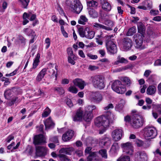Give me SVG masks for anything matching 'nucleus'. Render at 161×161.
<instances>
[{
  "label": "nucleus",
  "instance_id": "nucleus-1",
  "mask_svg": "<svg viewBox=\"0 0 161 161\" xmlns=\"http://www.w3.org/2000/svg\"><path fill=\"white\" fill-rule=\"evenodd\" d=\"M114 119V115L110 112H108L106 116H103L97 117L95 121L96 125L98 127H103L100 130L99 133L103 134L110 123H112Z\"/></svg>",
  "mask_w": 161,
  "mask_h": 161
},
{
  "label": "nucleus",
  "instance_id": "nucleus-2",
  "mask_svg": "<svg viewBox=\"0 0 161 161\" xmlns=\"http://www.w3.org/2000/svg\"><path fill=\"white\" fill-rule=\"evenodd\" d=\"M145 122L144 118L137 113L136 110L131 111V127L135 129L142 127Z\"/></svg>",
  "mask_w": 161,
  "mask_h": 161
},
{
  "label": "nucleus",
  "instance_id": "nucleus-3",
  "mask_svg": "<svg viewBox=\"0 0 161 161\" xmlns=\"http://www.w3.org/2000/svg\"><path fill=\"white\" fill-rule=\"evenodd\" d=\"M66 3L72 11L77 14H79L83 8L79 0H66Z\"/></svg>",
  "mask_w": 161,
  "mask_h": 161
},
{
  "label": "nucleus",
  "instance_id": "nucleus-4",
  "mask_svg": "<svg viewBox=\"0 0 161 161\" xmlns=\"http://www.w3.org/2000/svg\"><path fill=\"white\" fill-rule=\"evenodd\" d=\"M89 81L95 88L102 89L105 87L104 78L100 75L92 76L89 79Z\"/></svg>",
  "mask_w": 161,
  "mask_h": 161
},
{
  "label": "nucleus",
  "instance_id": "nucleus-5",
  "mask_svg": "<svg viewBox=\"0 0 161 161\" xmlns=\"http://www.w3.org/2000/svg\"><path fill=\"white\" fill-rule=\"evenodd\" d=\"M142 132L146 139L153 138L157 135L156 130L152 127L146 126L142 130Z\"/></svg>",
  "mask_w": 161,
  "mask_h": 161
},
{
  "label": "nucleus",
  "instance_id": "nucleus-6",
  "mask_svg": "<svg viewBox=\"0 0 161 161\" xmlns=\"http://www.w3.org/2000/svg\"><path fill=\"white\" fill-rule=\"evenodd\" d=\"M84 111L83 109L80 108L75 111L72 115L73 120L75 122H80L83 119Z\"/></svg>",
  "mask_w": 161,
  "mask_h": 161
},
{
  "label": "nucleus",
  "instance_id": "nucleus-7",
  "mask_svg": "<svg viewBox=\"0 0 161 161\" xmlns=\"http://www.w3.org/2000/svg\"><path fill=\"white\" fill-rule=\"evenodd\" d=\"M90 99L91 101L98 104L102 101L103 97L99 92H92L90 95Z\"/></svg>",
  "mask_w": 161,
  "mask_h": 161
},
{
  "label": "nucleus",
  "instance_id": "nucleus-8",
  "mask_svg": "<svg viewBox=\"0 0 161 161\" xmlns=\"http://www.w3.org/2000/svg\"><path fill=\"white\" fill-rule=\"evenodd\" d=\"M58 66L56 64H53L51 63L49 64L48 65L47 70L49 73V75L52 77L55 76V79H57V75Z\"/></svg>",
  "mask_w": 161,
  "mask_h": 161
},
{
  "label": "nucleus",
  "instance_id": "nucleus-9",
  "mask_svg": "<svg viewBox=\"0 0 161 161\" xmlns=\"http://www.w3.org/2000/svg\"><path fill=\"white\" fill-rule=\"evenodd\" d=\"M134 159L136 161H147V156L144 152L140 151L135 153Z\"/></svg>",
  "mask_w": 161,
  "mask_h": 161
},
{
  "label": "nucleus",
  "instance_id": "nucleus-10",
  "mask_svg": "<svg viewBox=\"0 0 161 161\" xmlns=\"http://www.w3.org/2000/svg\"><path fill=\"white\" fill-rule=\"evenodd\" d=\"M123 131L120 129H116L112 132V136L113 140L115 141L120 140L122 138Z\"/></svg>",
  "mask_w": 161,
  "mask_h": 161
},
{
  "label": "nucleus",
  "instance_id": "nucleus-11",
  "mask_svg": "<svg viewBox=\"0 0 161 161\" xmlns=\"http://www.w3.org/2000/svg\"><path fill=\"white\" fill-rule=\"evenodd\" d=\"M33 143L36 145H42L46 143L45 139L43 136L41 134L34 136Z\"/></svg>",
  "mask_w": 161,
  "mask_h": 161
},
{
  "label": "nucleus",
  "instance_id": "nucleus-12",
  "mask_svg": "<svg viewBox=\"0 0 161 161\" xmlns=\"http://www.w3.org/2000/svg\"><path fill=\"white\" fill-rule=\"evenodd\" d=\"M36 154L37 157L45 156L47 154V149L46 147L42 146H36Z\"/></svg>",
  "mask_w": 161,
  "mask_h": 161
},
{
  "label": "nucleus",
  "instance_id": "nucleus-13",
  "mask_svg": "<svg viewBox=\"0 0 161 161\" xmlns=\"http://www.w3.org/2000/svg\"><path fill=\"white\" fill-rule=\"evenodd\" d=\"M107 48L108 50L110 53L114 54L117 52L116 45L112 41H109L106 43Z\"/></svg>",
  "mask_w": 161,
  "mask_h": 161
},
{
  "label": "nucleus",
  "instance_id": "nucleus-14",
  "mask_svg": "<svg viewBox=\"0 0 161 161\" xmlns=\"http://www.w3.org/2000/svg\"><path fill=\"white\" fill-rule=\"evenodd\" d=\"M73 82L75 86L78 87L81 90L83 89L86 85L85 81L79 78L75 79Z\"/></svg>",
  "mask_w": 161,
  "mask_h": 161
},
{
  "label": "nucleus",
  "instance_id": "nucleus-15",
  "mask_svg": "<svg viewBox=\"0 0 161 161\" xmlns=\"http://www.w3.org/2000/svg\"><path fill=\"white\" fill-rule=\"evenodd\" d=\"M74 135V131L72 130H69L62 136V139L64 142L70 140Z\"/></svg>",
  "mask_w": 161,
  "mask_h": 161
},
{
  "label": "nucleus",
  "instance_id": "nucleus-16",
  "mask_svg": "<svg viewBox=\"0 0 161 161\" xmlns=\"http://www.w3.org/2000/svg\"><path fill=\"white\" fill-rule=\"evenodd\" d=\"M74 149L72 147L61 148L59 151L58 154H66L70 155L74 151Z\"/></svg>",
  "mask_w": 161,
  "mask_h": 161
},
{
  "label": "nucleus",
  "instance_id": "nucleus-17",
  "mask_svg": "<svg viewBox=\"0 0 161 161\" xmlns=\"http://www.w3.org/2000/svg\"><path fill=\"white\" fill-rule=\"evenodd\" d=\"M131 40L130 38L125 37L123 40V49L125 51L129 50L131 47Z\"/></svg>",
  "mask_w": 161,
  "mask_h": 161
},
{
  "label": "nucleus",
  "instance_id": "nucleus-18",
  "mask_svg": "<svg viewBox=\"0 0 161 161\" xmlns=\"http://www.w3.org/2000/svg\"><path fill=\"white\" fill-rule=\"evenodd\" d=\"M123 85L122 84L121 82L119 80H116L114 81L111 85V88L115 92H121L122 91H119L117 89V88Z\"/></svg>",
  "mask_w": 161,
  "mask_h": 161
},
{
  "label": "nucleus",
  "instance_id": "nucleus-19",
  "mask_svg": "<svg viewBox=\"0 0 161 161\" xmlns=\"http://www.w3.org/2000/svg\"><path fill=\"white\" fill-rule=\"evenodd\" d=\"M100 4L102 6L103 9L106 11H110L111 9L110 4L107 0H100Z\"/></svg>",
  "mask_w": 161,
  "mask_h": 161
},
{
  "label": "nucleus",
  "instance_id": "nucleus-20",
  "mask_svg": "<svg viewBox=\"0 0 161 161\" xmlns=\"http://www.w3.org/2000/svg\"><path fill=\"white\" fill-rule=\"evenodd\" d=\"M87 161H101L96 152H91L87 158Z\"/></svg>",
  "mask_w": 161,
  "mask_h": 161
},
{
  "label": "nucleus",
  "instance_id": "nucleus-21",
  "mask_svg": "<svg viewBox=\"0 0 161 161\" xmlns=\"http://www.w3.org/2000/svg\"><path fill=\"white\" fill-rule=\"evenodd\" d=\"M121 147L123 152L126 153H128L131 150V143L127 142L121 144Z\"/></svg>",
  "mask_w": 161,
  "mask_h": 161
},
{
  "label": "nucleus",
  "instance_id": "nucleus-22",
  "mask_svg": "<svg viewBox=\"0 0 161 161\" xmlns=\"http://www.w3.org/2000/svg\"><path fill=\"white\" fill-rule=\"evenodd\" d=\"M110 139L107 137H104L100 140L99 144L101 146H108L110 144Z\"/></svg>",
  "mask_w": 161,
  "mask_h": 161
},
{
  "label": "nucleus",
  "instance_id": "nucleus-23",
  "mask_svg": "<svg viewBox=\"0 0 161 161\" xmlns=\"http://www.w3.org/2000/svg\"><path fill=\"white\" fill-rule=\"evenodd\" d=\"M134 39L136 44L139 46H141L143 42V37L142 35L137 34L134 36Z\"/></svg>",
  "mask_w": 161,
  "mask_h": 161
},
{
  "label": "nucleus",
  "instance_id": "nucleus-24",
  "mask_svg": "<svg viewBox=\"0 0 161 161\" xmlns=\"http://www.w3.org/2000/svg\"><path fill=\"white\" fill-rule=\"evenodd\" d=\"M93 27L95 29L98 30L101 29L105 30H106L110 31L112 30V29L109 27H108L104 26L103 25L95 23L93 25Z\"/></svg>",
  "mask_w": 161,
  "mask_h": 161
},
{
  "label": "nucleus",
  "instance_id": "nucleus-25",
  "mask_svg": "<svg viewBox=\"0 0 161 161\" xmlns=\"http://www.w3.org/2000/svg\"><path fill=\"white\" fill-rule=\"evenodd\" d=\"M156 91V88L153 85L149 86L147 89V93L149 95H153L155 94Z\"/></svg>",
  "mask_w": 161,
  "mask_h": 161
},
{
  "label": "nucleus",
  "instance_id": "nucleus-26",
  "mask_svg": "<svg viewBox=\"0 0 161 161\" xmlns=\"http://www.w3.org/2000/svg\"><path fill=\"white\" fill-rule=\"evenodd\" d=\"M47 72V69L44 68L42 69L36 77V80L38 81H40L43 78Z\"/></svg>",
  "mask_w": 161,
  "mask_h": 161
},
{
  "label": "nucleus",
  "instance_id": "nucleus-27",
  "mask_svg": "<svg viewBox=\"0 0 161 161\" xmlns=\"http://www.w3.org/2000/svg\"><path fill=\"white\" fill-rule=\"evenodd\" d=\"M85 31H86V37L88 39H91L93 38L94 36V32L90 30L89 28L86 27Z\"/></svg>",
  "mask_w": 161,
  "mask_h": 161
},
{
  "label": "nucleus",
  "instance_id": "nucleus-28",
  "mask_svg": "<svg viewBox=\"0 0 161 161\" xmlns=\"http://www.w3.org/2000/svg\"><path fill=\"white\" fill-rule=\"evenodd\" d=\"M13 91L11 89H7L4 92V95L6 99H10L13 96Z\"/></svg>",
  "mask_w": 161,
  "mask_h": 161
},
{
  "label": "nucleus",
  "instance_id": "nucleus-29",
  "mask_svg": "<svg viewBox=\"0 0 161 161\" xmlns=\"http://www.w3.org/2000/svg\"><path fill=\"white\" fill-rule=\"evenodd\" d=\"M45 125L46 129L53 126L54 124L52 122L51 118L47 119L44 122Z\"/></svg>",
  "mask_w": 161,
  "mask_h": 161
},
{
  "label": "nucleus",
  "instance_id": "nucleus-30",
  "mask_svg": "<svg viewBox=\"0 0 161 161\" xmlns=\"http://www.w3.org/2000/svg\"><path fill=\"white\" fill-rule=\"evenodd\" d=\"M83 114V119L86 122H89L92 119V114L91 113L87 112L85 111Z\"/></svg>",
  "mask_w": 161,
  "mask_h": 161
},
{
  "label": "nucleus",
  "instance_id": "nucleus-31",
  "mask_svg": "<svg viewBox=\"0 0 161 161\" xmlns=\"http://www.w3.org/2000/svg\"><path fill=\"white\" fill-rule=\"evenodd\" d=\"M128 60L123 57L118 56L117 57V60L114 63V64H118L119 63L126 64L128 63Z\"/></svg>",
  "mask_w": 161,
  "mask_h": 161
},
{
  "label": "nucleus",
  "instance_id": "nucleus-32",
  "mask_svg": "<svg viewBox=\"0 0 161 161\" xmlns=\"http://www.w3.org/2000/svg\"><path fill=\"white\" fill-rule=\"evenodd\" d=\"M87 21V19L85 16L84 15H81L78 20V23L79 24L83 25H85Z\"/></svg>",
  "mask_w": 161,
  "mask_h": 161
},
{
  "label": "nucleus",
  "instance_id": "nucleus-33",
  "mask_svg": "<svg viewBox=\"0 0 161 161\" xmlns=\"http://www.w3.org/2000/svg\"><path fill=\"white\" fill-rule=\"evenodd\" d=\"M40 56V54L39 53H38L37 54L36 58L34 60L33 64V69H35L36 68L38 65V63L39 62Z\"/></svg>",
  "mask_w": 161,
  "mask_h": 161
},
{
  "label": "nucleus",
  "instance_id": "nucleus-34",
  "mask_svg": "<svg viewBox=\"0 0 161 161\" xmlns=\"http://www.w3.org/2000/svg\"><path fill=\"white\" fill-rule=\"evenodd\" d=\"M96 109V107L95 105H88L85 107V111L87 112L91 113L92 114L93 110Z\"/></svg>",
  "mask_w": 161,
  "mask_h": 161
},
{
  "label": "nucleus",
  "instance_id": "nucleus-35",
  "mask_svg": "<svg viewBox=\"0 0 161 161\" xmlns=\"http://www.w3.org/2000/svg\"><path fill=\"white\" fill-rule=\"evenodd\" d=\"M137 27L138 32L142 34L145 31L144 25L142 22H139L137 23Z\"/></svg>",
  "mask_w": 161,
  "mask_h": 161
},
{
  "label": "nucleus",
  "instance_id": "nucleus-36",
  "mask_svg": "<svg viewBox=\"0 0 161 161\" xmlns=\"http://www.w3.org/2000/svg\"><path fill=\"white\" fill-rule=\"evenodd\" d=\"M87 5L90 7H92L94 8H96L98 7V3L96 1L92 0L87 2Z\"/></svg>",
  "mask_w": 161,
  "mask_h": 161
},
{
  "label": "nucleus",
  "instance_id": "nucleus-37",
  "mask_svg": "<svg viewBox=\"0 0 161 161\" xmlns=\"http://www.w3.org/2000/svg\"><path fill=\"white\" fill-rule=\"evenodd\" d=\"M78 32L80 36L81 37H86V31H85L82 27H80L78 28Z\"/></svg>",
  "mask_w": 161,
  "mask_h": 161
},
{
  "label": "nucleus",
  "instance_id": "nucleus-38",
  "mask_svg": "<svg viewBox=\"0 0 161 161\" xmlns=\"http://www.w3.org/2000/svg\"><path fill=\"white\" fill-rule=\"evenodd\" d=\"M57 156L59 158L60 161H70V159L64 154H58Z\"/></svg>",
  "mask_w": 161,
  "mask_h": 161
},
{
  "label": "nucleus",
  "instance_id": "nucleus-39",
  "mask_svg": "<svg viewBox=\"0 0 161 161\" xmlns=\"http://www.w3.org/2000/svg\"><path fill=\"white\" fill-rule=\"evenodd\" d=\"M53 90L54 92L60 95L64 94L65 92L64 90L62 87H55L54 88Z\"/></svg>",
  "mask_w": 161,
  "mask_h": 161
},
{
  "label": "nucleus",
  "instance_id": "nucleus-40",
  "mask_svg": "<svg viewBox=\"0 0 161 161\" xmlns=\"http://www.w3.org/2000/svg\"><path fill=\"white\" fill-rule=\"evenodd\" d=\"M88 12L90 15L93 18H95L97 17L98 13L97 12L93 9H90L89 10Z\"/></svg>",
  "mask_w": 161,
  "mask_h": 161
},
{
  "label": "nucleus",
  "instance_id": "nucleus-41",
  "mask_svg": "<svg viewBox=\"0 0 161 161\" xmlns=\"http://www.w3.org/2000/svg\"><path fill=\"white\" fill-rule=\"evenodd\" d=\"M21 101L20 100L18 99V97L13 98L8 103V104L9 106H11L13 105L15 102H19Z\"/></svg>",
  "mask_w": 161,
  "mask_h": 161
},
{
  "label": "nucleus",
  "instance_id": "nucleus-42",
  "mask_svg": "<svg viewBox=\"0 0 161 161\" xmlns=\"http://www.w3.org/2000/svg\"><path fill=\"white\" fill-rule=\"evenodd\" d=\"M22 4V7L24 8H26L28 3L30 2L29 0H19Z\"/></svg>",
  "mask_w": 161,
  "mask_h": 161
},
{
  "label": "nucleus",
  "instance_id": "nucleus-43",
  "mask_svg": "<svg viewBox=\"0 0 161 161\" xmlns=\"http://www.w3.org/2000/svg\"><path fill=\"white\" fill-rule=\"evenodd\" d=\"M130 157L127 156H122L117 160V161H130Z\"/></svg>",
  "mask_w": 161,
  "mask_h": 161
},
{
  "label": "nucleus",
  "instance_id": "nucleus-44",
  "mask_svg": "<svg viewBox=\"0 0 161 161\" xmlns=\"http://www.w3.org/2000/svg\"><path fill=\"white\" fill-rule=\"evenodd\" d=\"M68 90L70 92L72 93L76 94L78 91V89L74 86H71L68 88Z\"/></svg>",
  "mask_w": 161,
  "mask_h": 161
},
{
  "label": "nucleus",
  "instance_id": "nucleus-45",
  "mask_svg": "<svg viewBox=\"0 0 161 161\" xmlns=\"http://www.w3.org/2000/svg\"><path fill=\"white\" fill-rule=\"evenodd\" d=\"M76 58L75 56H68V61L69 63L72 65H74L75 63V60H76Z\"/></svg>",
  "mask_w": 161,
  "mask_h": 161
},
{
  "label": "nucleus",
  "instance_id": "nucleus-46",
  "mask_svg": "<svg viewBox=\"0 0 161 161\" xmlns=\"http://www.w3.org/2000/svg\"><path fill=\"white\" fill-rule=\"evenodd\" d=\"M51 112V110L47 107L44 110L42 114V116L43 117H46Z\"/></svg>",
  "mask_w": 161,
  "mask_h": 161
},
{
  "label": "nucleus",
  "instance_id": "nucleus-47",
  "mask_svg": "<svg viewBox=\"0 0 161 161\" xmlns=\"http://www.w3.org/2000/svg\"><path fill=\"white\" fill-rule=\"evenodd\" d=\"M99 152L103 158L105 159L107 158V151L105 149H102L99 151Z\"/></svg>",
  "mask_w": 161,
  "mask_h": 161
},
{
  "label": "nucleus",
  "instance_id": "nucleus-48",
  "mask_svg": "<svg viewBox=\"0 0 161 161\" xmlns=\"http://www.w3.org/2000/svg\"><path fill=\"white\" fill-rule=\"evenodd\" d=\"M122 80L125 82L126 86H130V80L128 77H124Z\"/></svg>",
  "mask_w": 161,
  "mask_h": 161
},
{
  "label": "nucleus",
  "instance_id": "nucleus-49",
  "mask_svg": "<svg viewBox=\"0 0 161 161\" xmlns=\"http://www.w3.org/2000/svg\"><path fill=\"white\" fill-rule=\"evenodd\" d=\"M105 24L108 26V27L111 28L114 25V23L112 21L110 20H107L105 21Z\"/></svg>",
  "mask_w": 161,
  "mask_h": 161
},
{
  "label": "nucleus",
  "instance_id": "nucleus-50",
  "mask_svg": "<svg viewBox=\"0 0 161 161\" xmlns=\"http://www.w3.org/2000/svg\"><path fill=\"white\" fill-rule=\"evenodd\" d=\"M117 89L119 90V91H121V90L122 91V92H116L118 93L119 94H122L125 93V92L126 91V89L124 85L121 86H120L119 87L117 88Z\"/></svg>",
  "mask_w": 161,
  "mask_h": 161
},
{
  "label": "nucleus",
  "instance_id": "nucleus-51",
  "mask_svg": "<svg viewBox=\"0 0 161 161\" xmlns=\"http://www.w3.org/2000/svg\"><path fill=\"white\" fill-rule=\"evenodd\" d=\"M49 141L56 143H58V136H55L50 137L49 139Z\"/></svg>",
  "mask_w": 161,
  "mask_h": 161
},
{
  "label": "nucleus",
  "instance_id": "nucleus-52",
  "mask_svg": "<svg viewBox=\"0 0 161 161\" xmlns=\"http://www.w3.org/2000/svg\"><path fill=\"white\" fill-rule=\"evenodd\" d=\"M135 144L137 147H141L143 145V142L141 140L139 139H136L135 141Z\"/></svg>",
  "mask_w": 161,
  "mask_h": 161
},
{
  "label": "nucleus",
  "instance_id": "nucleus-53",
  "mask_svg": "<svg viewBox=\"0 0 161 161\" xmlns=\"http://www.w3.org/2000/svg\"><path fill=\"white\" fill-rule=\"evenodd\" d=\"M123 105L122 104L120 103L117 105L115 107V109L118 111H120L122 110L123 108Z\"/></svg>",
  "mask_w": 161,
  "mask_h": 161
},
{
  "label": "nucleus",
  "instance_id": "nucleus-54",
  "mask_svg": "<svg viewBox=\"0 0 161 161\" xmlns=\"http://www.w3.org/2000/svg\"><path fill=\"white\" fill-rule=\"evenodd\" d=\"M67 53L68 54V56H75L73 53V51L71 48L68 47L67 49Z\"/></svg>",
  "mask_w": 161,
  "mask_h": 161
},
{
  "label": "nucleus",
  "instance_id": "nucleus-55",
  "mask_svg": "<svg viewBox=\"0 0 161 161\" xmlns=\"http://www.w3.org/2000/svg\"><path fill=\"white\" fill-rule=\"evenodd\" d=\"M159 11L158 10L151 9L150 11V14L151 15L155 16L158 14Z\"/></svg>",
  "mask_w": 161,
  "mask_h": 161
},
{
  "label": "nucleus",
  "instance_id": "nucleus-56",
  "mask_svg": "<svg viewBox=\"0 0 161 161\" xmlns=\"http://www.w3.org/2000/svg\"><path fill=\"white\" fill-rule=\"evenodd\" d=\"M139 19V18L137 17L131 16V22L134 23H136Z\"/></svg>",
  "mask_w": 161,
  "mask_h": 161
},
{
  "label": "nucleus",
  "instance_id": "nucleus-57",
  "mask_svg": "<svg viewBox=\"0 0 161 161\" xmlns=\"http://www.w3.org/2000/svg\"><path fill=\"white\" fill-rule=\"evenodd\" d=\"M45 43L46 44V49H47L50 46V42L49 38H47L45 39Z\"/></svg>",
  "mask_w": 161,
  "mask_h": 161
},
{
  "label": "nucleus",
  "instance_id": "nucleus-58",
  "mask_svg": "<svg viewBox=\"0 0 161 161\" xmlns=\"http://www.w3.org/2000/svg\"><path fill=\"white\" fill-rule=\"evenodd\" d=\"M75 154L80 157L83 155V151L82 150H78L75 151Z\"/></svg>",
  "mask_w": 161,
  "mask_h": 161
},
{
  "label": "nucleus",
  "instance_id": "nucleus-59",
  "mask_svg": "<svg viewBox=\"0 0 161 161\" xmlns=\"http://www.w3.org/2000/svg\"><path fill=\"white\" fill-rule=\"evenodd\" d=\"M118 144L117 143H114L113 144L111 149L112 150H114V151H115L118 148Z\"/></svg>",
  "mask_w": 161,
  "mask_h": 161
},
{
  "label": "nucleus",
  "instance_id": "nucleus-60",
  "mask_svg": "<svg viewBox=\"0 0 161 161\" xmlns=\"http://www.w3.org/2000/svg\"><path fill=\"white\" fill-rule=\"evenodd\" d=\"M114 108V106L112 103H110L107 106L104 107L103 109L104 110H108L110 108Z\"/></svg>",
  "mask_w": 161,
  "mask_h": 161
},
{
  "label": "nucleus",
  "instance_id": "nucleus-61",
  "mask_svg": "<svg viewBox=\"0 0 161 161\" xmlns=\"http://www.w3.org/2000/svg\"><path fill=\"white\" fill-rule=\"evenodd\" d=\"M98 68V66L92 65H90L88 68V69L91 71L95 70Z\"/></svg>",
  "mask_w": 161,
  "mask_h": 161
},
{
  "label": "nucleus",
  "instance_id": "nucleus-62",
  "mask_svg": "<svg viewBox=\"0 0 161 161\" xmlns=\"http://www.w3.org/2000/svg\"><path fill=\"white\" fill-rule=\"evenodd\" d=\"M154 65V66H161V59H158L156 60Z\"/></svg>",
  "mask_w": 161,
  "mask_h": 161
},
{
  "label": "nucleus",
  "instance_id": "nucleus-63",
  "mask_svg": "<svg viewBox=\"0 0 161 161\" xmlns=\"http://www.w3.org/2000/svg\"><path fill=\"white\" fill-rule=\"evenodd\" d=\"M124 120L126 123H130L131 118L129 116L127 115L125 117Z\"/></svg>",
  "mask_w": 161,
  "mask_h": 161
},
{
  "label": "nucleus",
  "instance_id": "nucleus-64",
  "mask_svg": "<svg viewBox=\"0 0 161 161\" xmlns=\"http://www.w3.org/2000/svg\"><path fill=\"white\" fill-rule=\"evenodd\" d=\"M14 138V136L13 135H11L8 136L7 138V141L8 142H9L11 141Z\"/></svg>",
  "mask_w": 161,
  "mask_h": 161
}]
</instances>
